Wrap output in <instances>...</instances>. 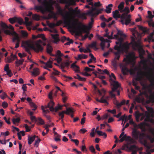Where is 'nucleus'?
<instances>
[{
	"label": "nucleus",
	"instance_id": "nucleus-55",
	"mask_svg": "<svg viewBox=\"0 0 154 154\" xmlns=\"http://www.w3.org/2000/svg\"><path fill=\"white\" fill-rule=\"evenodd\" d=\"M147 13L148 14V17L150 19H152L153 17H154V15L152 14V12L150 11H148Z\"/></svg>",
	"mask_w": 154,
	"mask_h": 154
},
{
	"label": "nucleus",
	"instance_id": "nucleus-17",
	"mask_svg": "<svg viewBox=\"0 0 154 154\" xmlns=\"http://www.w3.org/2000/svg\"><path fill=\"white\" fill-rule=\"evenodd\" d=\"M75 63H76V62H75V63H72L71 65V68H72L75 72H79V67L75 65Z\"/></svg>",
	"mask_w": 154,
	"mask_h": 154
},
{
	"label": "nucleus",
	"instance_id": "nucleus-11",
	"mask_svg": "<svg viewBox=\"0 0 154 154\" xmlns=\"http://www.w3.org/2000/svg\"><path fill=\"white\" fill-rule=\"evenodd\" d=\"M121 68L122 71L124 75H127L129 72V70L125 65H122L121 66Z\"/></svg>",
	"mask_w": 154,
	"mask_h": 154
},
{
	"label": "nucleus",
	"instance_id": "nucleus-2",
	"mask_svg": "<svg viewBox=\"0 0 154 154\" xmlns=\"http://www.w3.org/2000/svg\"><path fill=\"white\" fill-rule=\"evenodd\" d=\"M53 4H56V7L57 9L58 12L63 17L64 23L66 25L69 24L70 22V13H74L75 12V11L71 8L69 9V12L66 11L65 14H64L63 10L60 6L58 3L56 1H54Z\"/></svg>",
	"mask_w": 154,
	"mask_h": 154
},
{
	"label": "nucleus",
	"instance_id": "nucleus-30",
	"mask_svg": "<svg viewBox=\"0 0 154 154\" xmlns=\"http://www.w3.org/2000/svg\"><path fill=\"white\" fill-rule=\"evenodd\" d=\"M79 16L78 17L81 18L83 19H86V17L85 16L86 15H87L86 14V13H80L79 12Z\"/></svg>",
	"mask_w": 154,
	"mask_h": 154
},
{
	"label": "nucleus",
	"instance_id": "nucleus-26",
	"mask_svg": "<svg viewBox=\"0 0 154 154\" xmlns=\"http://www.w3.org/2000/svg\"><path fill=\"white\" fill-rule=\"evenodd\" d=\"M97 44V43L95 41H93V42L92 43L89 44L88 45V46L89 47L92 48H94L95 50H98V48L97 47L96 45Z\"/></svg>",
	"mask_w": 154,
	"mask_h": 154
},
{
	"label": "nucleus",
	"instance_id": "nucleus-13",
	"mask_svg": "<svg viewBox=\"0 0 154 154\" xmlns=\"http://www.w3.org/2000/svg\"><path fill=\"white\" fill-rule=\"evenodd\" d=\"M109 81L111 83V85H112L113 87L117 88L119 87V85L118 82H117L113 80L112 78H110L109 79Z\"/></svg>",
	"mask_w": 154,
	"mask_h": 154
},
{
	"label": "nucleus",
	"instance_id": "nucleus-45",
	"mask_svg": "<svg viewBox=\"0 0 154 154\" xmlns=\"http://www.w3.org/2000/svg\"><path fill=\"white\" fill-rule=\"evenodd\" d=\"M125 12L124 13H127V15H128V14L130 12V10L129 8L127 7H126L124 9H123V10L121 11V12Z\"/></svg>",
	"mask_w": 154,
	"mask_h": 154
},
{
	"label": "nucleus",
	"instance_id": "nucleus-33",
	"mask_svg": "<svg viewBox=\"0 0 154 154\" xmlns=\"http://www.w3.org/2000/svg\"><path fill=\"white\" fill-rule=\"evenodd\" d=\"M77 77L74 76V78L75 79H78L79 80L81 81H85L86 80V79L85 78L81 77L79 75L77 74Z\"/></svg>",
	"mask_w": 154,
	"mask_h": 154
},
{
	"label": "nucleus",
	"instance_id": "nucleus-5",
	"mask_svg": "<svg viewBox=\"0 0 154 154\" xmlns=\"http://www.w3.org/2000/svg\"><path fill=\"white\" fill-rule=\"evenodd\" d=\"M54 102L52 100H51L48 103V105L45 107L43 106H42V109L44 113V114L49 112V110L47 109L48 108H49L51 111L54 112Z\"/></svg>",
	"mask_w": 154,
	"mask_h": 154
},
{
	"label": "nucleus",
	"instance_id": "nucleus-19",
	"mask_svg": "<svg viewBox=\"0 0 154 154\" xmlns=\"http://www.w3.org/2000/svg\"><path fill=\"white\" fill-rule=\"evenodd\" d=\"M32 75L34 76H37L39 75V69L38 68H35L33 69V71H31Z\"/></svg>",
	"mask_w": 154,
	"mask_h": 154
},
{
	"label": "nucleus",
	"instance_id": "nucleus-36",
	"mask_svg": "<svg viewBox=\"0 0 154 154\" xmlns=\"http://www.w3.org/2000/svg\"><path fill=\"white\" fill-rule=\"evenodd\" d=\"M124 3L123 2H122L119 4L118 6L119 10L121 12V11L123 10L124 7Z\"/></svg>",
	"mask_w": 154,
	"mask_h": 154
},
{
	"label": "nucleus",
	"instance_id": "nucleus-42",
	"mask_svg": "<svg viewBox=\"0 0 154 154\" xmlns=\"http://www.w3.org/2000/svg\"><path fill=\"white\" fill-rule=\"evenodd\" d=\"M37 121L38 122L39 124L43 125L45 124L44 121L41 118H38L37 119Z\"/></svg>",
	"mask_w": 154,
	"mask_h": 154
},
{
	"label": "nucleus",
	"instance_id": "nucleus-8",
	"mask_svg": "<svg viewBox=\"0 0 154 154\" xmlns=\"http://www.w3.org/2000/svg\"><path fill=\"white\" fill-rule=\"evenodd\" d=\"M130 48V44L128 43H125L122 44V47L120 48V52L121 53L125 52L128 53Z\"/></svg>",
	"mask_w": 154,
	"mask_h": 154
},
{
	"label": "nucleus",
	"instance_id": "nucleus-3",
	"mask_svg": "<svg viewBox=\"0 0 154 154\" xmlns=\"http://www.w3.org/2000/svg\"><path fill=\"white\" fill-rule=\"evenodd\" d=\"M77 23L74 24V25L73 28L75 30L76 35H77L80 36H82V33H85L86 34H88V36L89 34V32L88 30H87V27L85 25H83L80 23L78 24L77 26H76L77 25Z\"/></svg>",
	"mask_w": 154,
	"mask_h": 154
},
{
	"label": "nucleus",
	"instance_id": "nucleus-47",
	"mask_svg": "<svg viewBox=\"0 0 154 154\" xmlns=\"http://www.w3.org/2000/svg\"><path fill=\"white\" fill-rule=\"evenodd\" d=\"M32 18L33 19L36 20H38L40 19V17L39 15L37 14H33L32 16Z\"/></svg>",
	"mask_w": 154,
	"mask_h": 154
},
{
	"label": "nucleus",
	"instance_id": "nucleus-1",
	"mask_svg": "<svg viewBox=\"0 0 154 154\" xmlns=\"http://www.w3.org/2000/svg\"><path fill=\"white\" fill-rule=\"evenodd\" d=\"M41 40H39L34 45L33 42L31 40L23 41L22 42V46L25 48V51L29 54H30V49L33 50L35 52L38 53L42 52L43 50V47L40 44L42 42Z\"/></svg>",
	"mask_w": 154,
	"mask_h": 154
},
{
	"label": "nucleus",
	"instance_id": "nucleus-37",
	"mask_svg": "<svg viewBox=\"0 0 154 154\" xmlns=\"http://www.w3.org/2000/svg\"><path fill=\"white\" fill-rule=\"evenodd\" d=\"M13 42H16V43H20V39L19 36L17 35L14 37L12 40Z\"/></svg>",
	"mask_w": 154,
	"mask_h": 154
},
{
	"label": "nucleus",
	"instance_id": "nucleus-6",
	"mask_svg": "<svg viewBox=\"0 0 154 154\" xmlns=\"http://www.w3.org/2000/svg\"><path fill=\"white\" fill-rule=\"evenodd\" d=\"M132 133L133 137L136 139L142 140L145 135V133H141L135 128L133 129Z\"/></svg>",
	"mask_w": 154,
	"mask_h": 154
},
{
	"label": "nucleus",
	"instance_id": "nucleus-15",
	"mask_svg": "<svg viewBox=\"0 0 154 154\" xmlns=\"http://www.w3.org/2000/svg\"><path fill=\"white\" fill-rule=\"evenodd\" d=\"M101 92H102L100 90H98V93H99V94L100 95H102V93H103L104 94V95H103L102 96H104V99L106 100V101H107V100H109L110 98L109 97V96H105V94L106 91L104 89H102L101 90Z\"/></svg>",
	"mask_w": 154,
	"mask_h": 154
},
{
	"label": "nucleus",
	"instance_id": "nucleus-44",
	"mask_svg": "<svg viewBox=\"0 0 154 154\" xmlns=\"http://www.w3.org/2000/svg\"><path fill=\"white\" fill-rule=\"evenodd\" d=\"M35 8L36 10L40 11L42 13L44 12V11L43 8L41 6H35Z\"/></svg>",
	"mask_w": 154,
	"mask_h": 154
},
{
	"label": "nucleus",
	"instance_id": "nucleus-48",
	"mask_svg": "<svg viewBox=\"0 0 154 154\" xmlns=\"http://www.w3.org/2000/svg\"><path fill=\"white\" fill-rule=\"evenodd\" d=\"M89 149L92 153L94 154L96 153L95 149L93 146L91 145L90 146Z\"/></svg>",
	"mask_w": 154,
	"mask_h": 154
},
{
	"label": "nucleus",
	"instance_id": "nucleus-53",
	"mask_svg": "<svg viewBox=\"0 0 154 154\" xmlns=\"http://www.w3.org/2000/svg\"><path fill=\"white\" fill-rule=\"evenodd\" d=\"M64 113L65 114V111H63L62 112L59 113V116L60 117L61 119H63V118L64 117Z\"/></svg>",
	"mask_w": 154,
	"mask_h": 154
},
{
	"label": "nucleus",
	"instance_id": "nucleus-16",
	"mask_svg": "<svg viewBox=\"0 0 154 154\" xmlns=\"http://www.w3.org/2000/svg\"><path fill=\"white\" fill-rule=\"evenodd\" d=\"M51 36L53 39L54 40V42L55 43H57L59 42L60 40L59 38L58 35L57 34H51Z\"/></svg>",
	"mask_w": 154,
	"mask_h": 154
},
{
	"label": "nucleus",
	"instance_id": "nucleus-12",
	"mask_svg": "<svg viewBox=\"0 0 154 154\" xmlns=\"http://www.w3.org/2000/svg\"><path fill=\"white\" fill-rule=\"evenodd\" d=\"M143 74L144 72L142 71L138 72L135 78V80L137 81H141L143 78Z\"/></svg>",
	"mask_w": 154,
	"mask_h": 154
},
{
	"label": "nucleus",
	"instance_id": "nucleus-21",
	"mask_svg": "<svg viewBox=\"0 0 154 154\" xmlns=\"http://www.w3.org/2000/svg\"><path fill=\"white\" fill-rule=\"evenodd\" d=\"M104 96H102L100 100H99L97 98L96 99V100L99 102L103 103H106L107 105H108L109 104L108 103L107 101H106V100L104 99Z\"/></svg>",
	"mask_w": 154,
	"mask_h": 154
},
{
	"label": "nucleus",
	"instance_id": "nucleus-7",
	"mask_svg": "<svg viewBox=\"0 0 154 154\" xmlns=\"http://www.w3.org/2000/svg\"><path fill=\"white\" fill-rule=\"evenodd\" d=\"M112 14L113 17L115 18H120L121 19H125L126 16L125 13H123L121 15L118 10H116L115 11H113Z\"/></svg>",
	"mask_w": 154,
	"mask_h": 154
},
{
	"label": "nucleus",
	"instance_id": "nucleus-28",
	"mask_svg": "<svg viewBox=\"0 0 154 154\" xmlns=\"http://www.w3.org/2000/svg\"><path fill=\"white\" fill-rule=\"evenodd\" d=\"M95 132L97 133V134L99 136H103L104 138H106L107 137V135L105 133L103 132L100 131L95 130Z\"/></svg>",
	"mask_w": 154,
	"mask_h": 154
},
{
	"label": "nucleus",
	"instance_id": "nucleus-52",
	"mask_svg": "<svg viewBox=\"0 0 154 154\" xmlns=\"http://www.w3.org/2000/svg\"><path fill=\"white\" fill-rule=\"evenodd\" d=\"M1 98L3 100H4L5 98L6 97H8L7 95L4 92H3L2 94L0 95Z\"/></svg>",
	"mask_w": 154,
	"mask_h": 154
},
{
	"label": "nucleus",
	"instance_id": "nucleus-27",
	"mask_svg": "<svg viewBox=\"0 0 154 154\" xmlns=\"http://www.w3.org/2000/svg\"><path fill=\"white\" fill-rule=\"evenodd\" d=\"M52 61H49L46 63H45V66H43V67H46L47 68H52Z\"/></svg>",
	"mask_w": 154,
	"mask_h": 154
},
{
	"label": "nucleus",
	"instance_id": "nucleus-25",
	"mask_svg": "<svg viewBox=\"0 0 154 154\" xmlns=\"http://www.w3.org/2000/svg\"><path fill=\"white\" fill-rule=\"evenodd\" d=\"M112 4H110L106 7V9L105 10V11L107 13L109 14L111 12L112 10L111 8L112 7Z\"/></svg>",
	"mask_w": 154,
	"mask_h": 154
},
{
	"label": "nucleus",
	"instance_id": "nucleus-18",
	"mask_svg": "<svg viewBox=\"0 0 154 154\" xmlns=\"http://www.w3.org/2000/svg\"><path fill=\"white\" fill-rule=\"evenodd\" d=\"M139 29L143 31V33H148L149 30V29L146 27H143L140 25H138Z\"/></svg>",
	"mask_w": 154,
	"mask_h": 154
},
{
	"label": "nucleus",
	"instance_id": "nucleus-23",
	"mask_svg": "<svg viewBox=\"0 0 154 154\" xmlns=\"http://www.w3.org/2000/svg\"><path fill=\"white\" fill-rule=\"evenodd\" d=\"M53 51V48L52 46L49 44H48L47 46V52L51 55V52Z\"/></svg>",
	"mask_w": 154,
	"mask_h": 154
},
{
	"label": "nucleus",
	"instance_id": "nucleus-60",
	"mask_svg": "<svg viewBox=\"0 0 154 154\" xmlns=\"http://www.w3.org/2000/svg\"><path fill=\"white\" fill-rule=\"evenodd\" d=\"M130 149L131 150L134 149H138V148L135 145H131L130 147Z\"/></svg>",
	"mask_w": 154,
	"mask_h": 154
},
{
	"label": "nucleus",
	"instance_id": "nucleus-49",
	"mask_svg": "<svg viewBox=\"0 0 154 154\" xmlns=\"http://www.w3.org/2000/svg\"><path fill=\"white\" fill-rule=\"evenodd\" d=\"M149 100L151 102L154 103V94L150 95L149 97Z\"/></svg>",
	"mask_w": 154,
	"mask_h": 154
},
{
	"label": "nucleus",
	"instance_id": "nucleus-20",
	"mask_svg": "<svg viewBox=\"0 0 154 154\" xmlns=\"http://www.w3.org/2000/svg\"><path fill=\"white\" fill-rule=\"evenodd\" d=\"M36 136L35 135H33L32 137H30V136H28V140L29 144H31L34 140Z\"/></svg>",
	"mask_w": 154,
	"mask_h": 154
},
{
	"label": "nucleus",
	"instance_id": "nucleus-24",
	"mask_svg": "<svg viewBox=\"0 0 154 154\" xmlns=\"http://www.w3.org/2000/svg\"><path fill=\"white\" fill-rule=\"evenodd\" d=\"M147 69H148V74L149 75L151 79H153V75L151 74V71L152 70V69L151 68L149 67L146 66L145 67V69L146 70Z\"/></svg>",
	"mask_w": 154,
	"mask_h": 154
},
{
	"label": "nucleus",
	"instance_id": "nucleus-9",
	"mask_svg": "<svg viewBox=\"0 0 154 154\" xmlns=\"http://www.w3.org/2000/svg\"><path fill=\"white\" fill-rule=\"evenodd\" d=\"M59 1L61 3H68L70 5H74L76 4L75 2H78L79 0H69L68 2L66 1V0H59Z\"/></svg>",
	"mask_w": 154,
	"mask_h": 154
},
{
	"label": "nucleus",
	"instance_id": "nucleus-51",
	"mask_svg": "<svg viewBox=\"0 0 154 154\" xmlns=\"http://www.w3.org/2000/svg\"><path fill=\"white\" fill-rule=\"evenodd\" d=\"M55 60H57L58 63H59L62 61V59L61 58V57L55 56Z\"/></svg>",
	"mask_w": 154,
	"mask_h": 154
},
{
	"label": "nucleus",
	"instance_id": "nucleus-4",
	"mask_svg": "<svg viewBox=\"0 0 154 154\" xmlns=\"http://www.w3.org/2000/svg\"><path fill=\"white\" fill-rule=\"evenodd\" d=\"M103 9H98L96 7H92L91 9L89 11L86 13V14L91 17H94L97 15L101 13Z\"/></svg>",
	"mask_w": 154,
	"mask_h": 154
},
{
	"label": "nucleus",
	"instance_id": "nucleus-62",
	"mask_svg": "<svg viewBox=\"0 0 154 154\" xmlns=\"http://www.w3.org/2000/svg\"><path fill=\"white\" fill-rule=\"evenodd\" d=\"M63 54L61 53V51L60 50H58L57 51V54L55 56H59L62 57L63 56Z\"/></svg>",
	"mask_w": 154,
	"mask_h": 154
},
{
	"label": "nucleus",
	"instance_id": "nucleus-10",
	"mask_svg": "<svg viewBox=\"0 0 154 154\" xmlns=\"http://www.w3.org/2000/svg\"><path fill=\"white\" fill-rule=\"evenodd\" d=\"M117 48L118 47L117 46H116L115 47V50H117V51L113 52L115 56L114 59H115V60H119L120 57V53H122L120 52V50L118 49Z\"/></svg>",
	"mask_w": 154,
	"mask_h": 154
},
{
	"label": "nucleus",
	"instance_id": "nucleus-58",
	"mask_svg": "<svg viewBox=\"0 0 154 154\" xmlns=\"http://www.w3.org/2000/svg\"><path fill=\"white\" fill-rule=\"evenodd\" d=\"M21 33L22 36L23 37H27L28 35L27 32L24 31H22Z\"/></svg>",
	"mask_w": 154,
	"mask_h": 154
},
{
	"label": "nucleus",
	"instance_id": "nucleus-57",
	"mask_svg": "<svg viewBox=\"0 0 154 154\" xmlns=\"http://www.w3.org/2000/svg\"><path fill=\"white\" fill-rule=\"evenodd\" d=\"M84 70L86 72H89L91 71H94V69H91L88 67H86L84 69Z\"/></svg>",
	"mask_w": 154,
	"mask_h": 154
},
{
	"label": "nucleus",
	"instance_id": "nucleus-40",
	"mask_svg": "<svg viewBox=\"0 0 154 154\" xmlns=\"http://www.w3.org/2000/svg\"><path fill=\"white\" fill-rule=\"evenodd\" d=\"M17 17H14L8 19L9 22L11 24H13L16 22Z\"/></svg>",
	"mask_w": 154,
	"mask_h": 154
},
{
	"label": "nucleus",
	"instance_id": "nucleus-56",
	"mask_svg": "<svg viewBox=\"0 0 154 154\" xmlns=\"http://www.w3.org/2000/svg\"><path fill=\"white\" fill-rule=\"evenodd\" d=\"M16 65L18 67L20 66V65L22 64V61H21V60H17L15 62Z\"/></svg>",
	"mask_w": 154,
	"mask_h": 154
},
{
	"label": "nucleus",
	"instance_id": "nucleus-61",
	"mask_svg": "<svg viewBox=\"0 0 154 154\" xmlns=\"http://www.w3.org/2000/svg\"><path fill=\"white\" fill-rule=\"evenodd\" d=\"M127 136L126 134H124L122 137L119 140L120 142H122L127 138Z\"/></svg>",
	"mask_w": 154,
	"mask_h": 154
},
{
	"label": "nucleus",
	"instance_id": "nucleus-59",
	"mask_svg": "<svg viewBox=\"0 0 154 154\" xmlns=\"http://www.w3.org/2000/svg\"><path fill=\"white\" fill-rule=\"evenodd\" d=\"M40 139L38 138L37 140L35 141L34 143V146L37 147H38L39 143L40 142Z\"/></svg>",
	"mask_w": 154,
	"mask_h": 154
},
{
	"label": "nucleus",
	"instance_id": "nucleus-46",
	"mask_svg": "<svg viewBox=\"0 0 154 154\" xmlns=\"http://www.w3.org/2000/svg\"><path fill=\"white\" fill-rule=\"evenodd\" d=\"M16 22H18L20 25H22L23 23H24V21L21 18H20L17 17Z\"/></svg>",
	"mask_w": 154,
	"mask_h": 154
},
{
	"label": "nucleus",
	"instance_id": "nucleus-54",
	"mask_svg": "<svg viewBox=\"0 0 154 154\" xmlns=\"http://www.w3.org/2000/svg\"><path fill=\"white\" fill-rule=\"evenodd\" d=\"M54 1H53L50 2V4L48 7V8L51 10H54V8L53 7V5H55L56 6V4H53V2Z\"/></svg>",
	"mask_w": 154,
	"mask_h": 154
},
{
	"label": "nucleus",
	"instance_id": "nucleus-41",
	"mask_svg": "<svg viewBox=\"0 0 154 154\" xmlns=\"http://www.w3.org/2000/svg\"><path fill=\"white\" fill-rule=\"evenodd\" d=\"M116 45L114 46V49H115V47L117 46L118 47V48L120 50V48L122 47V43H120L119 41L118 42H116Z\"/></svg>",
	"mask_w": 154,
	"mask_h": 154
},
{
	"label": "nucleus",
	"instance_id": "nucleus-31",
	"mask_svg": "<svg viewBox=\"0 0 154 154\" xmlns=\"http://www.w3.org/2000/svg\"><path fill=\"white\" fill-rule=\"evenodd\" d=\"M65 114H66L69 115L70 113H72L74 112V111L72 109L69 108H66V111H65Z\"/></svg>",
	"mask_w": 154,
	"mask_h": 154
},
{
	"label": "nucleus",
	"instance_id": "nucleus-63",
	"mask_svg": "<svg viewBox=\"0 0 154 154\" xmlns=\"http://www.w3.org/2000/svg\"><path fill=\"white\" fill-rule=\"evenodd\" d=\"M1 26L3 28L5 29H7L8 26L5 23L3 22H2L1 24Z\"/></svg>",
	"mask_w": 154,
	"mask_h": 154
},
{
	"label": "nucleus",
	"instance_id": "nucleus-22",
	"mask_svg": "<svg viewBox=\"0 0 154 154\" xmlns=\"http://www.w3.org/2000/svg\"><path fill=\"white\" fill-rule=\"evenodd\" d=\"M125 102L126 101L125 100H123L121 103H118V102L116 100V103H114V104L116 105L118 108H119L122 105L125 104Z\"/></svg>",
	"mask_w": 154,
	"mask_h": 154
},
{
	"label": "nucleus",
	"instance_id": "nucleus-39",
	"mask_svg": "<svg viewBox=\"0 0 154 154\" xmlns=\"http://www.w3.org/2000/svg\"><path fill=\"white\" fill-rule=\"evenodd\" d=\"M135 57V54L134 52L129 53L127 56V58L128 59H130Z\"/></svg>",
	"mask_w": 154,
	"mask_h": 154
},
{
	"label": "nucleus",
	"instance_id": "nucleus-32",
	"mask_svg": "<svg viewBox=\"0 0 154 154\" xmlns=\"http://www.w3.org/2000/svg\"><path fill=\"white\" fill-rule=\"evenodd\" d=\"M88 56L84 54H79L78 55V57L77 60H81L82 59H86L87 58Z\"/></svg>",
	"mask_w": 154,
	"mask_h": 154
},
{
	"label": "nucleus",
	"instance_id": "nucleus-29",
	"mask_svg": "<svg viewBox=\"0 0 154 154\" xmlns=\"http://www.w3.org/2000/svg\"><path fill=\"white\" fill-rule=\"evenodd\" d=\"M146 123L144 122H143L138 125L139 128L142 129L143 131H145V125Z\"/></svg>",
	"mask_w": 154,
	"mask_h": 154
},
{
	"label": "nucleus",
	"instance_id": "nucleus-50",
	"mask_svg": "<svg viewBox=\"0 0 154 154\" xmlns=\"http://www.w3.org/2000/svg\"><path fill=\"white\" fill-rule=\"evenodd\" d=\"M59 23H50L49 24V26L50 27H51V28H53L55 26H59Z\"/></svg>",
	"mask_w": 154,
	"mask_h": 154
},
{
	"label": "nucleus",
	"instance_id": "nucleus-64",
	"mask_svg": "<svg viewBox=\"0 0 154 154\" xmlns=\"http://www.w3.org/2000/svg\"><path fill=\"white\" fill-rule=\"evenodd\" d=\"M8 105V103L5 101H4L2 103V106L4 108H5L7 107Z\"/></svg>",
	"mask_w": 154,
	"mask_h": 154
},
{
	"label": "nucleus",
	"instance_id": "nucleus-43",
	"mask_svg": "<svg viewBox=\"0 0 154 154\" xmlns=\"http://www.w3.org/2000/svg\"><path fill=\"white\" fill-rule=\"evenodd\" d=\"M20 120V119L19 118H13L12 119V121L14 124H15L19 122Z\"/></svg>",
	"mask_w": 154,
	"mask_h": 154
},
{
	"label": "nucleus",
	"instance_id": "nucleus-35",
	"mask_svg": "<svg viewBox=\"0 0 154 154\" xmlns=\"http://www.w3.org/2000/svg\"><path fill=\"white\" fill-rule=\"evenodd\" d=\"M30 105L31 107L33 108L32 109V110H35L37 108V106L33 102H30Z\"/></svg>",
	"mask_w": 154,
	"mask_h": 154
},
{
	"label": "nucleus",
	"instance_id": "nucleus-34",
	"mask_svg": "<svg viewBox=\"0 0 154 154\" xmlns=\"http://www.w3.org/2000/svg\"><path fill=\"white\" fill-rule=\"evenodd\" d=\"M25 22H24V24L26 25V26H30L32 23L31 22H29V19L28 17H25Z\"/></svg>",
	"mask_w": 154,
	"mask_h": 154
},
{
	"label": "nucleus",
	"instance_id": "nucleus-38",
	"mask_svg": "<svg viewBox=\"0 0 154 154\" xmlns=\"http://www.w3.org/2000/svg\"><path fill=\"white\" fill-rule=\"evenodd\" d=\"M112 65L115 68H116L118 65V61L115 59H113L112 61Z\"/></svg>",
	"mask_w": 154,
	"mask_h": 154
},
{
	"label": "nucleus",
	"instance_id": "nucleus-14",
	"mask_svg": "<svg viewBox=\"0 0 154 154\" xmlns=\"http://www.w3.org/2000/svg\"><path fill=\"white\" fill-rule=\"evenodd\" d=\"M126 16L125 17V19H123L125 20V24L126 25H128L130 23L131 20L130 19L131 15H127V13H126Z\"/></svg>",
	"mask_w": 154,
	"mask_h": 154
}]
</instances>
